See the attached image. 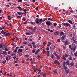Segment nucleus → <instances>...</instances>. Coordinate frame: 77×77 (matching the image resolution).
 <instances>
[{"label":"nucleus","instance_id":"1","mask_svg":"<svg viewBox=\"0 0 77 77\" xmlns=\"http://www.w3.org/2000/svg\"><path fill=\"white\" fill-rule=\"evenodd\" d=\"M36 20H35V23L37 24H39L40 23H42V22H43V20L41 19H39L37 18L36 19Z\"/></svg>","mask_w":77,"mask_h":77},{"label":"nucleus","instance_id":"2","mask_svg":"<svg viewBox=\"0 0 77 77\" xmlns=\"http://www.w3.org/2000/svg\"><path fill=\"white\" fill-rule=\"evenodd\" d=\"M46 24L48 26H51L52 25H53V24L51 22H50V21H47V22H45Z\"/></svg>","mask_w":77,"mask_h":77},{"label":"nucleus","instance_id":"3","mask_svg":"<svg viewBox=\"0 0 77 77\" xmlns=\"http://www.w3.org/2000/svg\"><path fill=\"white\" fill-rule=\"evenodd\" d=\"M69 42H68V39H66L64 45L65 46H66L67 45H68L69 44Z\"/></svg>","mask_w":77,"mask_h":77},{"label":"nucleus","instance_id":"4","mask_svg":"<svg viewBox=\"0 0 77 77\" xmlns=\"http://www.w3.org/2000/svg\"><path fill=\"white\" fill-rule=\"evenodd\" d=\"M63 25L65 26H66V27H68V26H69V27H71L70 25L69 24H68L67 23H64L63 24Z\"/></svg>","mask_w":77,"mask_h":77},{"label":"nucleus","instance_id":"5","mask_svg":"<svg viewBox=\"0 0 77 77\" xmlns=\"http://www.w3.org/2000/svg\"><path fill=\"white\" fill-rule=\"evenodd\" d=\"M60 34V32L59 31H57L54 32V35H59Z\"/></svg>","mask_w":77,"mask_h":77},{"label":"nucleus","instance_id":"6","mask_svg":"<svg viewBox=\"0 0 77 77\" xmlns=\"http://www.w3.org/2000/svg\"><path fill=\"white\" fill-rule=\"evenodd\" d=\"M72 26L73 29V30H75V29L76 27L75 26V24H74V23H73Z\"/></svg>","mask_w":77,"mask_h":77},{"label":"nucleus","instance_id":"7","mask_svg":"<svg viewBox=\"0 0 77 77\" xmlns=\"http://www.w3.org/2000/svg\"><path fill=\"white\" fill-rule=\"evenodd\" d=\"M68 23H70V24H73V23H72V22L71 21V20H68Z\"/></svg>","mask_w":77,"mask_h":77},{"label":"nucleus","instance_id":"8","mask_svg":"<svg viewBox=\"0 0 77 77\" xmlns=\"http://www.w3.org/2000/svg\"><path fill=\"white\" fill-rule=\"evenodd\" d=\"M66 35H64L63 36H62L61 38V39L62 40H64V39H65V38H66Z\"/></svg>","mask_w":77,"mask_h":77},{"label":"nucleus","instance_id":"9","mask_svg":"<svg viewBox=\"0 0 77 77\" xmlns=\"http://www.w3.org/2000/svg\"><path fill=\"white\" fill-rule=\"evenodd\" d=\"M63 35H64V33L63 32H61L60 33V36H63Z\"/></svg>","mask_w":77,"mask_h":77},{"label":"nucleus","instance_id":"10","mask_svg":"<svg viewBox=\"0 0 77 77\" xmlns=\"http://www.w3.org/2000/svg\"><path fill=\"white\" fill-rule=\"evenodd\" d=\"M48 43L47 45V47H50V45H51V43L49 42H48Z\"/></svg>","mask_w":77,"mask_h":77},{"label":"nucleus","instance_id":"11","mask_svg":"<svg viewBox=\"0 0 77 77\" xmlns=\"http://www.w3.org/2000/svg\"><path fill=\"white\" fill-rule=\"evenodd\" d=\"M69 69H68V70H65V72L66 74H68L69 73Z\"/></svg>","mask_w":77,"mask_h":77},{"label":"nucleus","instance_id":"12","mask_svg":"<svg viewBox=\"0 0 77 77\" xmlns=\"http://www.w3.org/2000/svg\"><path fill=\"white\" fill-rule=\"evenodd\" d=\"M66 63L67 65H69V66L70 65V64L69 63V61L67 60L66 62Z\"/></svg>","mask_w":77,"mask_h":77},{"label":"nucleus","instance_id":"13","mask_svg":"<svg viewBox=\"0 0 77 77\" xmlns=\"http://www.w3.org/2000/svg\"><path fill=\"white\" fill-rule=\"evenodd\" d=\"M4 28H5V26H2V27H0V30L4 29Z\"/></svg>","mask_w":77,"mask_h":77},{"label":"nucleus","instance_id":"14","mask_svg":"<svg viewBox=\"0 0 77 77\" xmlns=\"http://www.w3.org/2000/svg\"><path fill=\"white\" fill-rule=\"evenodd\" d=\"M17 8L19 9H20V11L22 10V8L21 7H17Z\"/></svg>","mask_w":77,"mask_h":77},{"label":"nucleus","instance_id":"15","mask_svg":"<svg viewBox=\"0 0 77 77\" xmlns=\"http://www.w3.org/2000/svg\"><path fill=\"white\" fill-rule=\"evenodd\" d=\"M26 34L27 35H32V33L30 32H29V33L26 32Z\"/></svg>","mask_w":77,"mask_h":77},{"label":"nucleus","instance_id":"16","mask_svg":"<svg viewBox=\"0 0 77 77\" xmlns=\"http://www.w3.org/2000/svg\"><path fill=\"white\" fill-rule=\"evenodd\" d=\"M36 29H37V27L36 26H35L33 29V31L34 32H36Z\"/></svg>","mask_w":77,"mask_h":77},{"label":"nucleus","instance_id":"17","mask_svg":"<svg viewBox=\"0 0 77 77\" xmlns=\"http://www.w3.org/2000/svg\"><path fill=\"white\" fill-rule=\"evenodd\" d=\"M18 51L20 52V53H21L22 52L23 50L21 49H19L18 50Z\"/></svg>","mask_w":77,"mask_h":77},{"label":"nucleus","instance_id":"18","mask_svg":"<svg viewBox=\"0 0 77 77\" xmlns=\"http://www.w3.org/2000/svg\"><path fill=\"white\" fill-rule=\"evenodd\" d=\"M63 67L64 69H65V70H66L67 69V66H64Z\"/></svg>","mask_w":77,"mask_h":77},{"label":"nucleus","instance_id":"19","mask_svg":"<svg viewBox=\"0 0 77 77\" xmlns=\"http://www.w3.org/2000/svg\"><path fill=\"white\" fill-rule=\"evenodd\" d=\"M23 11H24V12L25 14H26V12H27L26 9H24L23 10Z\"/></svg>","mask_w":77,"mask_h":77},{"label":"nucleus","instance_id":"20","mask_svg":"<svg viewBox=\"0 0 77 77\" xmlns=\"http://www.w3.org/2000/svg\"><path fill=\"white\" fill-rule=\"evenodd\" d=\"M70 65L72 66H74V63H73V62H72V63H70Z\"/></svg>","mask_w":77,"mask_h":77},{"label":"nucleus","instance_id":"21","mask_svg":"<svg viewBox=\"0 0 77 77\" xmlns=\"http://www.w3.org/2000/svg\"><path fill=\"white\" fill-rule=\"evenodd\" d=\"M76 47V46H74L73 47V50L74 51H75V48Z\"/></svg>","mask_w":77,"mask_h":77},{"label":"nucleus","instance_id":"22","mask_svg":"<svg viewBox=\"0 0 77 77\" xmlns=\"http://www.w3.org/2000/svg\"><path fill=\"white\" fill-rule=\"evenodd\" d=\"M46 73L45 72L44 73L42 74V75L43 76H44V77H46Z\"/></svg>","mask_w":77,"mask_h":77},{"label":"nucleus","instance_id":"23","mask_svg":"<svg viewBox=\"0 0 77 77\" xmlns=\"http://www.w3.org/2000/svg\"><path fill=\"white\" fill-rule=\"evenodd\" d=\"M70 57H69V58H68V60H72V59L71 57V55L69 56Z\"/></svg>","mask_w":77,"mask_h":77},{"label":"nucleus","instance_id":"24","mask_svg":"<svg viewBox=\"0 0 77 77\" xmlns=\"http://www.w3.org/2000/svg\"><path fill=\"white\" fill-rule=\"evenodd\" d=\"M43 50V54H44V53H45V52H46V51H45V49H42Z\"/></svg>","mask_w":77,"mask_h":77},{"label":"nucleus","instance_id":"25","mask_svg":"<svg viewBox=\"0 0 77 77\" xmlns=\"http://www.w3.org/2000/svg\"><path fill=\"white\" fill-rule=\"evenodd\" d=\"M73 41H74V43H75V44H77V41L73 39Z\"/></svg>","mask_w":77,"mask_h":77},{"label":"nucleus","instance_id":"26","mask_svg":"<svg viewBox=\"0 0 77 77\" xmlns=\"http://www.w3.org/2000/svg\"><path fill=\"white\" fill-rule=\"evenodd\" d=\"M6 60H5L4 61L2 62V63H3V64H5V63H6Z\"/></svg>","mask_w":77,"mask_h":77},{"label":"nucleus","instance_id":"27","mask_svg":"<svg viewBox=\"0 0 77 77\" xmlns=\"http://www.w3.org/2000/svg\"><path fill=\"white\" fill-rule=\"evenodd\" d=\"M48 20H49V21H53V20L52 19L50 18H48Z\"/></svg>","mask_w":77,"mask_h":77},{"label":"nucleus","instance_id":"28","mask_svg":"<svg viewBox=\"0 0 77 77\" xmlns=\"http://www.w3.org/2000/svg\"><path fill=\"white\" fill-rule=\"evenodd\" d=\"M66 65V62H64L63 63V67L65 66Z\"/></svg>","mask_w":77,"mask_h":77},{"label":"nucleus","instance_id":"29","mask_svg":"<svg viewBox=\"0 0 77 77\" xmlns=\"http://www.w3.org/2000/svg\"><path fill=\"white\" fill-rule=\"evenodd\" d=\"M32 53H34L36 52V50H35V49H33L32 50Z\"/></svg>","mask_w":77,"mask_h":77},{"label":"nucleus","instance_id":"30","mask_svg":"<svg viewBox=\"0 0 77 77\" xmlns=\"http://www.w3.org/2000/svg\"><path fill=\"white\" fill-rule=\"evenodd\" d=\"M54 57V55L52 54L51 56V58L52 59H53Z\"/></svg>","mask_w":77,"mask_h":77},{"label":"nucleus","instance_id":"31","mask_svg":"<svg viewBox=\"0 0 77 77\" xmlns=\"http://www.w3.org/2000/svg\"><path fill=\"white\" fill-rule=\"evenodd\" d=\"M47 19H48V18H45L44 19L43 21H46V20H47Z\"/></svg>","mask_w":77,"mask_h":77},{"label":"nucleus","instance_id":"32","mask_svg":"<svg viewBox=\"0 0 77 77\" xmlns=\"http://www.w3.org/2000/svg\"><path fill=\"white\" fill-rule=\"evenodd\" d=\"M7 17H8V20H11V18H10V16H7Z\"/></svg>","mask_w":77,"mask_h":77},{"label":"nucleus","instance_id":"33","mask_svg":"<svg viewBox=\"0 0 77 77\" xmlns=\"http://www.w3.org/2000/svg\"><path fill=\"white\" fill-rule=\"evenodd\" d=\"M17 14H18L19 15H21V13L20 12H17Z\"/></svg>","mask_w":77,"mask_h":77},{"label":"nucleus","instance_id":"34","mask_svg":"<svg viewBox=\"0 0 77 77\" xmlns=\"http://www.w3.org/2000/svg\"><path fill=\"white\" fill-rule=\"evenodd\" d=\"M8 55L7 56H6V60H9V59H8Z\"/></svg>","mask_w":77,"mask_h":77},{"label":"nucleus","instance_id":"35","mask_svg":"<svg viewBox=\"0 0 77 77\" xmlns=\"http://www.w3.org/2000/svg\"><path fill=\"white\" fill-rule=\"evenodd\" d=\"M74 55H75V56L77 57V52L74 53Z\"/></svg>","mask_w":77,"mask_h":77},{"label":"nucleus","instance_id":"36","mask_svg":"<svg viewBox=\"0 0 77 77\" xmlns=\"http://www.w3.org/2000/svg\"><path fill=\"white\" fill-rule=\"evenodd\" d=\"M35 9L37 11H38V10H39V8L38 7H36V8H35Z\"/></svg>","mask_w":77,"mask_h":77},{"label":"nucleus","instance_id":"37","mask_svg":"<svg viewBox=\"0 0 77 77\" xmlns=\"http://www.w3.org/2000/svg\"><path fill=\"white\" fill-rule=\"evenodd\" d=\"M29 29H30V30H33V27H29Z\"/></svg>","mask_w":77,"mask_h":77},{"label":"nucleus","instance_id":"38","mask_svg":"<svg viewBox=\"0 0 77 77\" xmlns=\"http://www.w3.org/2000/svg\"><path fill=\"white\" fill-rule=\"evenodd\" d=\"M57 57V59L58 60H59V59H60V57H59V56L58 55Z\"/></svg>","mask_w":77,"mask_h":77},{"label":"nucleus","instance_id":"39","mask_svg":"<svg viewBox=\"0 0 77 77\" xmlns=\"http://www.w3.org/2000/svg\"><path fill=\"white\" fill-rule=\"evenodd\" d=\"M37 70H38L37 69H34V71L35 72H36V71H37Z\"/></svg>","mask_w":77,"mask_h":77},{"label":"nucleus","instance_id":"40","mask_svg":"<svg viewBox=\"0 0 77 77\" xmlns=\"http://www.w3.org/2000/svg\"><path fill=\"white\" fill-rule=\"evenodd\" d=\"M25 56L26 57H29L30 56H29V55L28 54L25 55Z\"/></svg>","mask_w":77,"mask_h":77},{"label":"nucleus","instance_id":"41","mask_svg":"<svg viewBox=\"0 0 77 77\" xmlns=\"http://www.w3.org/2000/svg\"><path fill=\"white\" fill-rule=\"evenodd\" d=\"M23 55V53H21V54H20L19 55V56H21Z\"/></svg>","mask_w":77,"mask_h":77},{"label":"nucleus","instance_id":"42","mask_svg":"<svg viewBox=\"0 0 77 77\" xmlns=\"http://www.w3.org/2000/svg\"><path fill=\"white\" fill-rule=\"evenodd\" d=\"M57 25V23H54V26H56Z\"/></svg>","mask_w":77,"mask_h":77},{"label":"nucleus","instance_id":"43","mask_svg":"<svg viewBox=\"0 0 77 77\" xmlns=\"http://www.w3.org/2000/svg\"><path fill=\"white\" fill-rule=\"evenodd\" d=\"M17 50L16 49H15L13 51V52L14 53H17Z\"/></svg>","mask_w":77,"mask_h":77},{"label":"nucleus","instance_id":"44","mask_svg":"<svg viewBox=\"0 0 77 77\" xmlns=\"http://www.w3.org/2000/svg\"><path fill=\"white\" fill-rule=\"evenodd\" d=\"M57 62V60H55L54 62V64H56Z\"/></svg>","mask_w":77,"mask_h":77},{"label":"nucleus","instance_id":"45","mask_svg":"<svg viewBox=\"0 0 77 77\" xmlns=\"http://www.w3.org/2000/svg\"><path fill=\"white\" fill-rule=\"evenodd\" d=\"M64 56L65 57H67L68 56V55L67 54H65V55H64Z\"/></svg>","mask_w":77,"mask_h":77},{"label":"nucleus","instance_id":"46","mask_svg":"<svg viewBox=\"0 0 77 77\" xmlns=\"http://www.w3.org/2000/svg\"><path fill=\"white\" fill-rule=\"evenodd\" d=\"M14 44L15 45V47H16V46H17V45H16L15 44V43H12L11 44V45H13V46H14Z\"/></svg>","mask_w":77,"mask_h":77},{"label":"nucleus","instance_id":"47","mask_svg":"<svg viewBox=\"0 0 77 77\" xmlns=\"http://www.w3.org/2000/svg\"><path fill=\"white\" fill-rule=\"evenodd\" d=\"M75 39V38L74 37H72V38H70V39L71 40H73V39Z\"/></svg>","mask_w":77,"mask_h":77},{"label":"nucleus","instance_id":"48","mask_svg":"<svg viewBox=\"0 0 77 77\" xmlns=\"http://www.w3.org/2000/svg\"><path fill=\"white\" fill-rule=\"evenodd\" d=\"M33 47L34 48H36V46L35 45H33Z\"/></svg>","mask_w":77,"mask_h":77},{"label":"nucleus","instance_id":"49","mask_svg":"<svg viewBox=\"0 0 77 77\" xmlns=\"http://www.w3.org/2000/svg\"><path fill=\"white\" fill-rule=\"evenodd\" d=\"M3 54H6V51H3Z\"/></svg>","mask_w":77,"mask_h":77},{"label":"nucleus","instance_id":"50","mask_svg":"<svg viewBox=\"0 0 77 77\" xmlns=\"http://www.w3.org/2000/svg\"><path fill=\"white\" fill-rule=\"evenodd\" d=\"M38 52L37 51L35 53V54H38Z\"/></svg>","mask_w":77,"mask_h":77},{"label":"nucleus","instance_id":"51","mask_svg":"<svg viewBox=\"0 0 77 77\" xmlns=\"http://www.w3.org/2000/svg\"><path fill=\"white\" fill-rule=\"evenodd\" d=\"M26 60L27 61H28V62H29V60H30V59H29V58H27V59H26Z\"/></svg>","mask_w":77,"mask_h":77},{"label":"nucleus","instance_id":"52","mask_svg":"<svg viewBox=\"0 0 77 77\" xmlns=\"http://www.w3.org/2000/svg\"><path fill=\"white\" fill-rule=\"evenodd\" d=\"M53 47H54V48L53 49V50H55V49H56V46H55L54 45Z\"/></svg>","mask_w":77,"mask_h":77},{"label":"nucleus","instance_id":"53","mask_svg":"<svg viewBox=\"0 0 77 77\" xmlns=\"http://www.w3.org/2000/svg\"><path fill=\"white\" fill-rule=\"evenodd\" d=\"M1 59H3V55H1Z\"/></svg>","mask_w":77,"mask_h":77},{"label":"nucleus","instance_id":"54","mask_svg":"<svg viewBox=\"0 0 77 77\" xmlns=\"http://www.w3.org/2000/svg\"><path fill=\"white\" fill-rule=\"evenodd\" d=\"M30 24H31L32 25H34V24L33 23V22H31Z\"/></svg>","mask_w":77,"mask_h":77},{"label":"nucleus","instance_id":"55","mask_svg":"<svg viewBox=\"0 0 77 77\" xmlns=\"http://www.w3.org/2000/svg\"><path fill=\"white\" fill-rule=\"evenodd\" d=\"M2 44L1 43L0 44V48H2Z\"/></svg>","mask_w":77,"mask_h":77},{"label":"nucleus","instance_id":"56","mask_svg":"<svg viewBox=\"0 0 77 77\" xmlns=\"http://www.w3.org/2000/svg\"><path fill=\"white\" fill-rule=\"evenodd\" d=\"M16 59V56H14L13 57V59L14 60H15Z\"/></svg>","mask_w":77,"mask_h":77},{"label":"nucleus","instance_id":"57","mask_svg":"<svg viewBox=\"0 0 77 77\" xmlns=\"http://www.w3.org/2000/svg\"><path fill=\"white\" fill-rule=\"evenodd\" d=\"M60 41V39H58L57 40V42H59Z\"/></svg>","mask_w":77,"mask_h":77},{"label":"nucleus","instance_id":"58","mask_svg":"<svg viewBox=\"0 0 77 77\" xmlns=\"http://www.w3.org/2000/svg\"><path fill=\"white\" fill-rule=\"evenodd\" d=\"M26 20V19H25V18H24L22 19L23 21H24Z\"/></svg>","mask_w":77,"mask_h":77},{"label":"nucleus","instance_id":"59","mask_svg":"<svg viewBox=\"0 0 77 77\" xmlns=\"http://www.w3.org/2000/svg\"><path fill=\"white\" fill-rule=\"evenodd\" d=\"M69 48H70V49H71V45H69Z\"/></svg>","mask_w":77,"mask_h":77},{"label":"nucleus","instance_id":"60","mask_svg":"<svg viewBox=\"0 0 77 77\" xmlns=\"http://www.w3.org/2000/svg\"><path fill=\"white\" fill-rule=\"evenodd\" d=\"M23 44H27V42H23Z\"/></svg>","mask_w":77,"mask_h":77},{"label":"nucleus","instance_id":"61","mask_svg":"<svg viewBox=\"0 0 77 77\" xmlns=\"http://www.w3.org/2000/svg\"><path fill=\"white\" fill-rule=\"evenodd\" d=\"M72 34H70L69 35V37L70 38H72Z\"/></svg>","mask_w":77,"mask_h":77},{"label":"nucleus","instance_id":"62","mask_svg":"<svg viewBox=\"0 0 77 77\" xmlns=\"http://www.w3.org/2000/svg\"><path fill=\"white\" fill-rule=\"evenodd\" d=\"M27 24V22H25L23 23V24Z\"/></svg>","mask_w":77,"mask_h":77},{"label":"nucleus","instance_id":"63","mask_svg":"<svg viewBox=\"0 0 77 77\" xmlns=\"http://www.w3.org/2000/svg\"><path fill=\"white\" fill-rule=\"evenodd\" d=\"M37 57H38V58H41V57H40V56L39 55H38Z\"/></svg>","mask_w":77,"mask_h":77},{"label":"nucleus","instance_id":"64","mask_svg":"<svg viewBox=\"0 0 77 77\" xmlns=\"http://www.w3.org/2000/svg\"><path fill=\"white\" fill-rule=\"evenodd\" d=\"M46 50H49V48L47 47L46 48Z\"/></svg>","mask_w":77,"mask_h":77}]
</instances>
